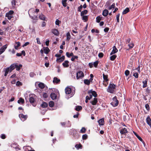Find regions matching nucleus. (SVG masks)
<instances>
[{"instance_id": "56", "label": "nucleus", "mask_w": 151, "mask_h": 151, "mask_svg": "<svg viewBox=\"0 0 151 151\" xmlns=\"http://www.w3.org/2000/svg\"><path fill=\"white\" fill-rule=\"evenodd\" d=\"M145 107L147 111H149L150 110L149 106L148 104H146L145 105Z\"/></svg>"}, {"instance_id": "24", "label": "nucleus", "mask_w": 151, "mask_h": 151, "mask_svg": "<svg viewBox=\"0 0 151 151\" xmlns=\"http://www.w3.org/2000/svg\"><path fill=\"white\" fill-rule=\"evenodd\" d=\"M43 50L44 51V52L46 54H48L50 51V50L47 47H43Z\"/></svg>"}, {"instance_id": "60", "label": "nucleus", "mask_w": 151, "mask_h": 151, "mask_svg": "<svg viewBox=\"0 0 151 151\" xmlns=\"http://www.w3.org/2000/svg\"><path fill=\"white\" fill-rule=\"evenodd\" d=\"M29 75L30 77H33L35 75V74L33 72H31L29 74Z\"/></svg>"}, {"instance_id": "42", "label": "nucleus", "mask_w": 151, "mask_h": 151, "mask_svg": "<svg viewBox=\"0 0 151 151\" xmlns=\"http://www.w3.org/2000/svg\"><path fill=\"white\" fill-rule=\"evenodd\" d=\"M116 55H113L110 57V58L111 60H114L116 58Z\"/></svg>"}, {"instance_id": "20", "label": "nucleus", "mask_w": 151, "mask_h": 151, "mask_svg": "<svg viewBox=\"0 0 151 151\" xmlns=\"http://www.w3.org/2000/svg\"><path fill=\"white\" fill-rule=\"evenodd\" d=\"M60 82V80L58 79L56 77H54L53 78V82L54 83H59Z\"/></svg>"}, {"instance_id": "16", "label": "nucleus", "mask_w": 151, "mask_h": 151, "mask_svg": "<svg viewBox=\"0 0 151 151\" xmlns=\"http://www.w3.org/2000/svg\"><path fill=\"white\" fill-rule=\"evenodd\" d=\"M148 81L147 79H145V80H143L142 81V83H143V88H145L147 86V82Z\"/></svg>"}, {"instance_id": "10", "label": "nucleus", "mask_w": 151, "mask_h": 151, "mask_svg": "<svg viewBox=\"0 0 151 151\" xmlns=\"http://www.w3.org/2000/svg\"><path fill=\"white\" fill-rule=\"evenodd\" d=\"M146 122L151 128V120L149 116H148L146 119Z\"/></svg>"}, {"instance_id": "22", "label": "nucleus", "mask_w": 151, "mask_h": 151, "mask_svg": "<svg viewBox=\"0 0 151 151\" xmlns=\"http://www.w3.org/2000/svg\"><path fill=\"white\" fill-rule=\"evenodd\" d=\"M108 14V11L107 9L104 10L102 12V15L104 17L106 16Z\"/></svg>"}, {"instance_id": "39", "label": "nucleus", "mask_w": 151, "mask_h": 151, "mask_svg": "<svg viewBox=\"0 0 151 151\" xmlns=\"http://www.w3.org/2000/svg\"><path fill=\"white\" fill-rule=\"evenodd\" d=\"M102 17L100 16H98L96 17V21L98 23L100 22V21Z\"/></svg>"}, {"instance_id": "45", "label": "nucleus", "mask_w": 151, "mask_h": 151, "mask_svg": "<svg viewBox=\"0 0 151 151\" xmlns=\"http://www.w3.org/2000/svg\"><path fill=\"white\" fill-rule=\"evenodd\" d=\"M49 104L50 107H52L54 105V103L52 101H50L49 102Z\"/></svg>"}, {"instance_id": "9", "label": "nucleus", "mask_w": 151, "mask_h": 151, "mask_svg": "<svg viewBox=\"0 0 151 151\" xmlns=\"http://www.w3.org/2000/svg\"><path fill=\"white\" fill-rule=\"evenodd\" d=\"M19 116L21 120L23 121L27 119V115H24L22 114H20L19 115Z\"/></svg>"}, {"instance_id": "55", "label": "nucleus", "mask_w": 151, "mask_h": 151, "mask_svg": "<svg viewBox=\"0 0 151 151\" xmlns=\"http://www.w3.org/2000/svg\"><path fill=\"white\" fill-rule=\"evenodd\" d=\"M137 70L138 73H140V71L139 66L138 67H137V68H136L135 69H133V70Z\"/></svg>"}, {"instance_id": "3", "label": "nucleus", "mask_w": 151, "mask_h": 151, "mask_svg": "<svg viewBox=\"0 0 151 151\" xmlns=\"http://www.w3.org/2000/svg\"><path fill=\"white\" fill-rule=\"evenodd\" d=\"M116 85L114 84H110L107 89L108 92L110 93H113L115 91Z\"/></svg>"}, {"instance_id": "36", "label": "nucleus", "mask_w": 151, "mask_h": 151, "mask_svg": "<svg viewBox=\"0 0 151 151\" xmlns=\"http://www.w3.org/2000/svg\"><path fill=\"white\" fill-rule=\"evenodd\" d=\"M48 106L46 102H43L41 105V106L42 108H45Z\"/></svg>"}, {"instance_id": "59", "label": "nucleus", "mask_w": 151, "mask_h": 151, "mask_svg": "<svg viewBox=\"0 0 151 151\" xmlns=\"http://www.w3.org/2000/svg\"><path fill=\"white\" fill-rule=\"evenodd\" d=\"M60 22V21L58 19H57L55 22V24L56 25H59Z\"/></svg>"}, {"instance_id": "38", "label": "nucleus", "mask_w": 151, "mask_h": 151, "mask_svg": "<svg viewBox=\"0 0 151 151\" xmlns=\"http://www.w3.org/2000/svg\"><path fill=\"white\" fill-rule=\"evenodd\" d=\"M66 55L68 57L70 58V56H73V54L72 52H71L70 54L69 52H67L66 53Z\"/></svg>"}, {"instance_id": "25", "label": "nucleus", "mask_w": 151, "mask_h": 151, "mask_svg": "<svg viewBox=\"0 0 151 151\" xmlns=\"http://www.w3.org/2000/svg\"><path fill=\"white\" fill-rule=\"evenodd\" d=\"M50 97L52 100H54L56 98V96L54 93H52L50 94Z\"/></svg>"}, {"instance_id": "32", "label": "nucleus", "mask_w": 151, "mask_h": 151, "mask_svg": "<svg viewBox=\"0 0 151 151\" xmlns=\"http://www.w3.org/2000/svg\"><path fill=\"white\" fill-rule=\"evenodd\" d=\"M82 17V19L84 21V22H86L88 20V17L87 16L83 15L81 16Z\"/></svg>"}, {"instance_id": "40", "label": "nucleus", "mask_w": 151, "mask_h": 151, "mask_svg": "<svg viewBox=\"0 0 151 151\" xmlns=\"http://www.w3.org/2000/svg\"><path fill=\"white\" fill-rule=\"evenodd\" d=\"M6 17L8 18V19L9 20H10L11 19V18L12 17V15H10L8 14L7 13L6 14Z\"/></svg>"}, {"instance_id": "18", "label": "nucleus", "mask_w": 151, "mask_h": 151, "mask_svg": "<svg viewBox=\"0 0 151 151\" xmlns=\"http://www.w3.org/2000/svg\"><path fill=\"white\" fill-rule=\"evenodd\" d=\"M68 63V61L65 60L64 61V63H63L62 65L64 67L67 68L69 67Z\"/></svg>"}, {"instance_id": "52", "label": "nucleus", "mask_w": 151, "mask_h": 151, "mask_svg": "<svg viewBox=\"0 0 151 151\" xmlns=\"http://www.w3.org/2000/svg\"><path fill=\"white\" fill-rule=\"evenodd\" d=\"M82 146L81 144H79V145H75V147L77 149H78L81 148Z\"/></svg>"}, {"instance_id": "11", "label": "nucleus", "mask_w": 151, "mask_h": 151, "mask_svg": "<svg viewBox=\"0 0 151 151\" xmlns=\"http://www.w3.org/2000/svg\"><path fill=\"white\" fill-rule=\"evenodd\" d=\"M52 32L55 35H58L59 34L58 31L56 29H53L52 30Z\"/></svg>"}, {"instance_id": "57", "label": "nucleus", "mask_w": 151, "mask_h": 151, "mask_svg": "<svg viewBox=\"0 0 151 151\" xmlns=\"http://www.w3.org/2000/svg\"><path fill=\"white\" fill-rule=\"evenodd\" d=\"M104 55L103 54L102 52L99 53L98 55V56L99 58H102Z\"/></svg>"}, {"instance_id": "44", "label": "nucleus", "mask_w": 151, "mask_h": 151, "mask_svg": "<svg viewBox=\"0 0 151 151\" xmlns=\"http://www.w3.org/2000/svg\"><path fill=\"white\" fill-rule=\"evenodd\" d=\"M115 7V4L114 3H113L111 6H109L108 8V9L109 10H111L112 8H114Z\"/></svg>"}, {"instance_id": "51", "label": "nucleus", "mask_w": 151, "mask_h": 151, "mask_svg": "<svg viewBox=\"0 0 151 151\" xmlns=\"http://www.w3.org/2000/svg\"><path fill=\"white\" fill-rule=\"evenodd\" d=\"M120 16V14H118L116 15V19L117 22H119V17Z\"/></svg>"}, {"instance_id": "34", "label": "nucleus", "mask_w": 151, "mask_h": 151, "mask_svg": "<svg viewBox=\"0 0 151 151\" xmlns=\"http://www.w3.org/2000/svg\"><path fill=\"white\" fill-rule=\"evenodd\" d=\"M22 67V65L21 64H19V65H17L16 64V70L19 71V70L20 69H21V68Z\"/></svg>"}, {"instance_id": "1", "label": "nucleus", "mask_w": 151, "mask_h": 151, "mask_svg": "<svg viewBox=\"0 0 151 151\" xmlns=\"http://www.w3.org/2000/svg\"><path fill=\"white\" fill-rule=\"evenodd\" d=\"M39 12V10L38 9H35L33 8H31L29 10L28 12L30 18L36 20L37 19V13Z\"/></svg>"}, {"instance_id": "64", "label": "nucleus", "mask_w": 151, "mask_h": 151, "mask_svg": "<svg viewBox=\"0 0 151 151\" xmlns=\"http://www.w3.org/2000/svg\"><path fill=\"white\" fill-rule=\"evenodd\" d=\"M43 97L45 98H47L48 96V95L47 93H44L43 95Z\"/></svg>"}, {"instance_id": "62", "label": "nucleus", "mask_w": 151, "mask_h": 151, "mask_svg": "<svg viewBox=\"0 0 151 151\" xmlns=\"http://www.w3.org/2000/svg\"><path fill=\"white\" fill-rule=\"evenodd\" d=\"M14 11L12 10L10 11L8 13H7L9 15H12L14 13Z\"/></svg>"}, {"instance_id": "29", "label": "nucleus", "mask_w": 151, "mask_h": 151, "mask_svg": "<svg viewBox=\"0 0 151 151\" xmlns=\"http://www.w3.org/2000/svg\"><path fill=\"white\" fill-rule=\"evenodd\" d=\"M133 132L139 140H140L141 141H143L142 138L139 136L135 132Z\"/></svg>"}, {"instance_id": "13", "label": "nucleus", "mask_w": 151, "mask_h": 151, "mask_svg": "<svg viewBox=\"0 0 151 151\" xmlns=\"http://www.w3.org/2000/svg\"><path fill=\"white\" fill-rule=\"evenodd\" d=\"M118 51V50L116 47L115 46H114L113 47V50L111 53H110V55H112L113 54H115Z\"/></svg>"}, {"instance_id": "48", "label": "nucleus", "mask_w": 151, "mask_h": 151, "mask_svg": "<svg viewBox=\"0 0 151 151\" xmlns=\"http://www.w3.org/2000/svg\"><path fill=\"white\" fill-rule=\"evenodd\" d=\"M22 85V83L19 81H17L16 83V85L17 86H20Z\"/></svg>"}, {"instance_id": "46", "label": "nucleus", "mask_w": 151, "mask_h": 151, "mask_svg": "<svg viewBox=\"0 0 151 151\" xmlns=\"http://www.w3.org/2000/svg\"><path fill=\"white\" fill-rule=\"evenodd\" d=\"M78 58V57L77 56H74L73 55L72 56V58L71 59V60L72 61H74L75 60V59H77Z\"/></svg>"}, {"instance_id": "31", "label": "nucleus", "mask_w": 151, "mask_h": 151, "mask_svg": "<svg viewBox=\"0 0 151 151\" xmlns=\"http://www.w3.org/2000/svg\"><path fill=\"white\" fill-rule=\"evenodd\" d=\"M39 87L41 88L42 89L44 88L45 85L43 83H40L38 84Z\"/></svg>"}, {"instance_id": "28", "label": "nucleus", "mask_w": 151, "mask_h": 151, "mask_svg": "<svg viewBox=\"0 0 151 151\" xmlns=\"http://www.w3.org/2000/svg\"><path fill=\"white\" fill-rule=\"evenodd\" d=\"M18 103L19 104L21 103L22 104L24 103V100L23 99L20 98L19 99L18 101Z\"/></svg>"}, {"instance_id": "30", "label": "nucleus", "mask_w": 151, "mask_h": 151, "mask_svg": "<svg viewBox=\"0 0 151 151\" xmlns=\"http://www.w3.org/2000/svg\"><path fill=\"white\" fill-rule=\"evenodd\" d=\"M129 11V9L128 8H127L125 9L122 12L123 14H125L127 13Z\"/></svg>"}, {"instance_id": "5", "label": "nucleus", "mask_w": 151, "mask_h": 151, "mask_svg": "<svg viewBox=\"0 0 151 151\" xmlns=\"http://www.w3.org/2000/svg\"><path fill=\"white\" fill-rule=\"evenodd\" d=\"M88 93L90 98L91 99L92 98V96H94V97H96L97 96V94L96 92L95 91H93L92 90H89L88 91Z\"/></svg>"}, {"instance_id": "2", "label": "nucleus", "mask_w": 151, "mask_h": 151, "mask_svg": "<svg viewBox=\"0 0 151 151\" xmlns=\"http://www.w3.org/2000/svg\"><path fill=\"white\" fill-rule=\"evenodd\" d=\"M16 67V64H12L9 67L5 69L4 76H6L9 72H11Z\"/></svg>"}, {"instance_id": "54", "label": "nucleus", "mask_w": 151, "mask_h": 151, "mask_svg": "<svg viewBox=\"0 0 151 151\" xmlns=\"http://www.w3.org/2000/svg\"><path fill=\"white\" fill-rule=\"evenodd\" d=\"M87 138V135L86 134L83 135L82 136V139H86Z\"/></svg>"}, {"instance_id": "27", "label": "nucleus", "mask_w": 151, "mask_h": 151, "mask_svg": "<svg viewBox=\"0 0 151 151\" xmlns=\"http://www.w3.org/2000/svg\"><path fill=\"white\" fill-rule=\"evenodd\" d=\"M65 59V56H62L61 57L59 58H58L57 59L56 61H58L60 60V62H62Z\"/></svg>"}, {"instance_id": "17", "label": "nucleus", "mask_w": 151, "mask_h": 151, "mask_svg": "<svg viewBox=\"0 0 151 151\" xmlns=\"http://www.w3.org/2000/svg\"><path fill=\"white\" fill-rule=\"evenodd\" d=\"M120 132L121 134H125L127 132V131L126 128H124L120 130Z\"/></svg>"}, {"instance_id": "26", "label": "nucleus", "mask_w": 151, "mask_h": 151, "mask_svg": "<svg viewBox=\"0 0 151 151\" xmlns=\"http://www.w3.org/2000/svg\"><path fill=\"white\" fill-rule=\"evenodd\" d=\"M103 77L104 79V81L107 82L108 81V76L106 75H104V74H103Z\"/></svg>"}, {"instance_id": "23", "label": "nucleus", "mask_w": 151, "mask_h": 151, "mask_svg": "<svg viewBox=\"0 0 151 151\" xmlns=\"http://www.w3.org/2000/svg\"><path fill=\"white\" fill-rule=\"evenodd\" d=\"M97 99L96 98H94L93 100L91 101V104L93 105H95L97 102Z\"/></svg>"}, {"instance_id": "53", "label": "nucleus", "mask_w": 151, "mask_h": 151, "mask_svg": "<svg viewBox=\"0 0 151 151\" xmlns=\"http://www.w3.org/2000/svg\"><path fill=\"white\" fill-rule=\"evenodd\" d=\"M98 64V61H97L93 63V65L95 67H96L97 66Z\"/></svg>"}, {"instance_id": "33", "label": "nucleus", "mask_w": 151, "mask_h": 151, "mask_svg": "<svg viewBox=\"0 0 151 151\" xmlns=\"http://www.w3.org/2000/svg\"><path fill=\"white\" fill-rule=\"evenodd\" d=\"M67 39V41H69L71 38V36L69 32H68L66 34Z\"/></svg>"}, {"instance_id": "49", "label": "nucleus", "mask_w": 151, "mask_h": 151, "mask_svg": "<svg viewBox=\"0 0 151 151\" xmlns=\"http://www.w3.org/2000/svg\"><path fill=\"white\" fill-rule=\"evenodd\" d=\"M86 130V129L84 127H83L81 130L80 132L82 133H84L85 132Z\"/></svg>"}, {"instance_id": "14", "label": "nucleus", "mask_w": 151, "mask_h": 151, "mask_svg": "<svg viewBox=\"0 0 151 151\" xmlns=\"http://www.w3.org/2000/svg\"><path fill=\"white\" fill-rule=\"evenodd\" d=\"M39 18L41 20L45 21V20L46 17L42 14L41 13L39 16Z\"/></svg>"}, {"instance_id": "8", "label": "nucleus", "mask_w": 151, "mask_h": 151, "mask_svg": "<svg viewBox=\"0 0 151 151\" xmlns=\"http://www.w3.org/2000/svg\"><path fill=\"white\" fill-rule=\"evenodd\" d=\"M72 132H71L70 134L73 135L75 138H78V136L77 134V132L75 129H72Z\"/></svg>"}, {"instance_id": "50", "label": "nucleus", "mask_w": 151, "mask_h": 151, "mask_svg": "<svg viewBox=\"0 0 151 151\" xmlns=\"http://www.w3.org/2000/svg\"><path fill=\"white\" fill-rule=\"evenodd\" d=\"M129 71L128 70H127L125 71V74L126 76H128L129 74Z\"/></svg>"}, {"instance_id": "4", "label": "nucleus", "mask_w": 151, "mask_h": 151, "mask_svg": "<svg viewBox=\"0 0 151 151\" xmlns=\"http://www.w3.org/2000/svg\"><path fill=\"white\" fill-rule=\"evenodd\" d=\"M112 101L111 103V105L114 107L117 106L119 104L118 101L117 99L116 96H114L112 99Z\"/></svg>"}, {"instance_id": "47", "label": "nucleus", "mask_w": 151, "mask_h": 151, "mask_svg": "<svg viewBox=\"0 0 151 151\" xmlns=\"http://www.w3.org/2000/svg\"><path fill=\"white\" fill-rule=\"evenodd\" d=\"M128 46L129 47V49H131L134 47V44L133 43L129 44L128 45Z\"/></svg>"}, {"instance_id": "63", "label": "nucleus", "mask_w": 151, "mask_h": 151, "mask_svg": "<svg viewBox=\"0 0 151 151\" xmlns=\"http://www.w3.org/2000/svg\"><path fill=\"white\" fill-rule=\"evenodd\" d=\"M29 44V42H25L24 45H23L22 47H24L27 45H28V44Z\"/></svg>"}, {"instance_id": "19", "label": "nucleus", "mask_w": 151, "mask_h": 151, "mask_svg": "<svg viewBox=\"0 0 151 151\" xmlns=\"http://www.w3.org/2000/svg\"><path fill=\"white\" fill-rule=\"evenodd\" d=\"M7 44L4 45L0 49V51L2 52H3L7 48Z\"/></svg>"}, {"instance_id": "7", "label": "nucleus", "mask_w": 151, "mask_h": 151, "mask_svg": "<svg viewBox=\"0 0 151 151\" xmlns=\"http://www.w3.org/2000/svg\"><path fill=\"white\" fill-rule=\"evenodd\" d=\"M29 101L32 106H35L37 104V103L35 102V100L33 96H31L29 99Z\"/></svg>"}, {"instance_id": "37", "label": "nucleus", "mask_w": 151, "mask_h": 151, "mask_svg": "<svg viewBox=\"0 0 151 151\" xmlns=\"http://www.w3.org/2000/svg\"><path fill=\"white\" fill-rule=\"evenodd\" d=\"M84 83L86 84L89 85L90 83V81L88 80L85 79L84 80Z\"/></svg>"}, {"instance_id": "58", "label": "nucleus", "mask_w": 151, "mask_h": 151, "mask_svg": "<svg viewBox=\"0 0 151 151\" xmlns=\"http://www.w3.org/2000/svg\"><path fill=\"white\" fill-rule=\"evenodd\" d=\"M82 8L83 6L82 5H80V6L78 8V11L80 12H81V9Z\"/></svg>"}, {"instance_id": "21", "label": "nucleus", "mask_w": 151, "mask_h": 151, "mask_svg": "<svg viewBox=\"0 0 151 151\" xmlns=\"http://www.w3.org/2000/svg\"><path fill=\"white\" fill-rule=\"evenodd\" d=\"M98 122L99 125H103L104 124V119H100L98 121Z\"/></svg>"}, {"instance_id": "43", "label": "nucleus", "mask_w": 151, "mask_h": 151, "mask_svg": "<svg viewBox=\"0 0 151 151\" xmlns=\"http://www.w3.org/2000/svg\"><path fill=\"white\" fill-rule=\"evenodd\" d=\"M82 109V107L81 106H76L75 109L77 111H79L80 110Z\"/></svg>"}, {"instance_id": "15", "label": "nucleus", "mask_w": 151, "mask_h": 151, "mask_svg": "<svg viewBox=\"0 0 151 151\" xmlns=\"http://www.w3.org/2000/svg\"><path fill=\"white\" fill-rule=\"evenodd\" d=\"M20 45V42H16L15 44L14 45V48L16 50H17L18 47Z\"/></svg>"}, {"instance_id": "41", "label": "nucleus", "mask_w": 151, "mask_h": 151, "mask_svg": "<svg viewBox=\"0 0 151 151\" xmlns=\"http://www.w3.org/2000/svg\"><path fill=\"white\" fill-rule=\"evenodd\" d=\"M133 76L136 78H137L138 77V74L137 73L134 72L133 73Z\"/></svg>"}, {"instance_id": "12", "label": "nucleus", "mask_w": 151, "mask_h": 151, "mask_svg": "<svg viewBox=\"0 0 151 151\" xmlns=\"http://www.w3.org/2000/svg\"><path fill=\"white\" fill-rule=\"evenodd\" d=\"M65 91L66 94H69L71 92V89L70 88L68 87H66L65 89Z\"/></svg>"}, {"instance_id": "6", "label": "nucleus", "mask_w": 151, "mask_h": 151, "mask_svg": "<svg viewBox=\"0 0 151 151\" xmlns=\"http://www.w3.org/2000/svg\"><path fill=\"white\" fill-rule=\"evenodd\" d=\"M84 76L83 72L82 71H79L76 73V79L78 80L79 79H82Z\"/></svg>"}, {"instance_id": "35", "label": "nucleus", "mask_w": 151, "mask_h": 151, "mask_svg": "<svg viewBox=\"0 0 151 151\" xmlns=\"http://www.w3.org/2000/svg\"><path fill=\"white\" fill-rule=\"evenodd\" d=\"M87 12L88 11L87 10H85L84 11L81 12V16H82L84 15V14H86Z\"/></svg>"}, {"instance_id": "61", "label": "nucleus", "mask_w": 151, "mask_h": 151, "mask_svg": "<svg viewBox=\"0 0 151 151\" xmlns=\"http://www.w3.org/2000/svg\"><path fill=\"white\" fill-rule=\"evenodd\" d=\"M62 4L63 6L65 7L66 6V3L65 1H63Z\"/></svg>"}]
</instances>
